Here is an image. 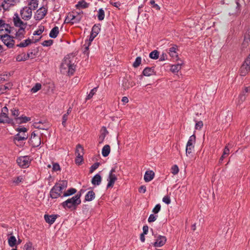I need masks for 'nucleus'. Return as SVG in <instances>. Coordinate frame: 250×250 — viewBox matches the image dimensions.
Segmentation results:
<instances>
[{"label":"nucleus","instance_id":"nucleus-20","mask_svg":"<svg viewBox=\"0 0 250 250\" xmlns=\"http://www.w3.org/2000/svg\"><path fill=\"white\" fill-rule=\"evenodd\" d=\"M250 42V32H247L244 36V41L242 43V47L244 49L247 48Z\"/></svg>","mask_w":250,"mask_h":250},{"label":"nucleus","instance_id":"nucleus-14","mask_svg":"<svg viewBox=\"0 0 250 250\" xmlns=\"http://www.w3.org/2000/svg\"><path fill=\"white\" fill-rule=\"evenodd\" d=\"M250 70V67L248 63L244 62L239 69V73L241 76H245Z\"/></svg>","mask_w":250,"mask_h":250},{"label":"nucleus","instance_id":"nucleus-2","mask_svg":"<svg viewBox=\"0 0 250 250\" xmlns=\"http://www.w3.org/2000/svg\"><path fill=\"white\" fill-rule=\"evenodd\" d=\"M74 57L68 55L64 58L61 65V71L62 73L67 72L69 75H73L75 71L76 65L73 62Z\"/></svg>","mask_w":250,"mask_h":250},{"label":"nucleus","instance_id":"nucleus-38","mask_svg":"<svg viewBox=\"0 0 250 250\" xmlns=\"http://www.w3.org/2000/svg\"><path fill=\"white\" fill-rule=\"evenodd\" d=\"M105 17V12L103 8H100L98 11L97 17L99 21H102L104 20Z\"/></svg>","mask_w":250,"mask_h":250},{"label":"nucleus","instance_id":"nucleus-63","mask_svg":"<svg viewBox=\"0 0 250 250\" xmlns=\"http://www.w3.org/2000/svg\"><path fill=\"white\" fill-rule=\"evenodd\" d=\"M110 4L112 5V6L118 8V9H120L119 7L121 5V4L120 1L117 2H113L110 1Z\"/></svg>","mask_w":250,"mask_h":250},{"label":"nucleus","instance_id":"nucleus-58","mask_svg":"<svg viewBox=\"0 0 250 250\" xmlns=\"http://www.w3.org/2000/svg\"><path fill=\"white\" fill-rule=\"evenodd\" d=\"M34 127L36 128H38L40 129H46V128L44 127V125L42 124V125H40V122L39 123H34Z\"/></svg>","mask_w":250,"mask_h":250},{"label":"nucleus","instance_id":"nucleus-55","mask_svg":"<svg viewBox=\"0 0 250 250\" xmlns=\"http://www.w3.org/2000/svg\"><path fill=\"white\" fill-rule=\"evenodd\" d=\"M157 215H154L153 214H151L148 218V222L149 223L154 222L157 219Z\"/></svg>","mask_w":250,"mask_h":250},{"label":"nucleus","instance_id":"nucleus-54","mask_svg":"<svg viewBox=\"0 0 250 250\" xmlns=\"http://www.w3.org/2000/svg\"><path fill=\"white\" fill-rule=\"evenodd\" d=\"M32 243L31 242L26 243L23 247V250H32Z\"/></svg>","mask_w":250,"mask_h":250},{"label":"nucleus","instance_id":"nucleus-4","mask_svg":"<svg viewBox=\"0 0 250 250\" xmlns=\"http://www.w3.org/2000/svg\"><path fill=\"white\" fill-rule=\"evenodd\" d=\"M18 133L16 134L14 137V141L20 142L26 140L28 138V134L27 133V129L25 127H18L15 129Z\"/></svg>","mask_w":250,"mask_h":250},{"label":"nucleus","instance_id":"nucleus-35","mask_svg":"<svg viewBox=\"0 0 250 250\" xmlns=\"http://www.w3.org/2000/svg\"><path fill=\"white\" fill-rule=\"evenodd\" d=\"M75 153L76 156L83 157L84 154L83 148L80 144L77 145Z\"/></svg>","mask_w":250,"mask_h":250},{"label":"nucleus","instance_id":"nucleus-34","mask_svg":"<svg viewBox=\"0 0 250 250\" xmlns=\"http://www.w3.org/2000/svg\"><path fill=\"white\" fill-rule=\"evenodd\" d=\"M31 43H33V41L28 38L24 40L23 42H21L20 43L17 44V46L19 47H25Z\"/></svg>","mask_w":250,"mask_h":250},{"label":"nucleus","instance_id":"nucleus-47","mask_svg":"<svg viewBox=\"0 0 250 250\" xmlns=\"http://www.w3.org/2000/svg\"><path fill=\"white\" fill-rule=\"evenodd\" d=\"M12 115L15 118L18 117L20 115V112L18 109L13 108L11 109Z\"/></svg>","mask_w":250,"mask_h":250},{"label":"nucleus","instance_id":"nucleus-49","mask_svg":"<svg viewBox=\"0 0 250 250\" xmlns=\"http://www.w3.org/2000/svg\"><path fill=\"white\" fill-rule=\"evenodd\" d=\"M44 29V28L43 26H39V28L37 30L34 32L33 35H40L43 32Z\"/></svg>","mask_w":250,"mask_h":250},{"label":"nucleus","instance_id":"nucleus-36","mask_svg":"<svg viewBox=\"0 0 250 250\" xmlns=\"http://www.w3.org/2000/svg\"><path fill=\"white\" fill-rule=\"evenodd\" d=\"M28 5L29 6V7L34 10L38 8V0H29Z\"/></svg>","mask_w":250,"mask_h":250},{"label":"nucleus","instance_id":"nucleus-21","mask_svg":"<svg viewBox=\"0 0 250 250\" xmlns=\"http://www.w3.org/2000/svg\"><path fill=\"white\" fill-rule=\"evenodd\" d=\"M135 85V83L133 82H129L128 79L124 78L122 81V87L124 89L126 90L131 87Z\"/></svg>","mask_w":250,"mask_h":250},{"label":"nucleus","instance_id":"nucleus-61","mask_svg":"<svg viewBox=\"0 0 250 250\" xmlns=\"http://www.w3.org/2000/svg\"><path fill=\"white\" fill-rule=\"evenodd\" d=\"M32 54H33L32 51L28 52H27V53L26 54L25 53H23V61L27 60L30 58V55H32Z\"/></svg>","mask_w":250,"mask_h":250},{"label":"nucleus","instance_id":"nucleus-9","mask_svg":"<svg viewBox=\"0 0 250 250\" xmlns=\"http://www.w3.org/2000/svg\"><path fill=\"white\" fill-rule=\"evenodd\" d=\"M82 18V16L79 14L75 15L73 13H69L65 19V22L70 23L71 24L77 23L81 21Z\"/></svg>","mask_w":250,"mask_h":250},{"label":"nucleus","instance_id":"nucleus-44","mask_svg":"<svg viewBox=\"0 0 250 250\" xmlns=\"http://www.w3.org/2000/svg\"><path fill=\"white\" fill-rule=\"evenodd\" d=\"M42 85L40 83H37L36 84L31 88V92L32 93H36L41 89Z\"/></svg>","mask_w":250,"mask_h":250},{"label":"nucleus","instance_id":"nucleus-19","mask_svg":"<svg viewBox=\"0 0 250 250\" xmlns=\"http://www.w3.org/2000/svg\"><path fill=\"white\" fill-rule=\"evenodd\" d=\"M14 120L15 121V124H21L23 123H26L28 121H30L31 118L30 117H28L24 115H21L20 117L15 118Z\"/></svg>","mask_w":250,"mask_h":250},{"label":"nucleus","instance_id":"nucleus-50","mask_svg":"<svg viewBox=\"0 0 250 250\" xmlns=\"http://www.w3.org/2000/svg\"><path fill=\"white\" fill-rule=\"evenodd\" d=\"M90 45V44H88V42H87V43H86V42H85V44L83 45L84 47L83 53L84 54H86L87 56L89 55V46Z\"/></svg>","mask_w":250,"mask_h":250},{"label":"nucleus","instance_id":"nucleus-45","mask_svg":"<svg viewBox=\"0 0 250 250\" xmlns=\"http://www.w3.org/2000/svg\"><path fill=\"white\" fill-rule=\"evenodd\" d=\"M142 58L141 57H137L132 65L134 68L138 67L141 63Z\"/></svg>","mask_w":250,"mask_h":250},{"label":"nucleus","instance_id":"nucleus-22","mask_svg":"<svg viewBox=\"0 0 250 250\" xmlns=\"http://www.w3.org/2000/svg\"><path fill=\"white\" fill-rule=\"evenodd\" d=\"M155 173L152 170H147L144 175V180L146 182L151 181L154 177Z\"/></svg>","mask_w":250,"mask_h":250},{"label":"nucleus","instance_id":"nucleus-46","mask_svg":"<svg viewBox=\"0 0 250 250\" xmlns=\"http://www.w3.org/2000/svg\"><path fill=\"white\" fill-rule=\"evenodd\" d=\"M97 87H94L91 90L88 95L86 96V100L90 99L97 91Z\"/></svg>","mask_w":250,"mask_h":250},{"label":"nucleus","instance_id":"nucleus-8","mask_svg":"<svg viewBox=\"0 0 250 250\" xmlns=\"http://www.w3.org/2000/svg\"><path fill=\"white\" fill-rule=\"evenodd\" d=\"M101 30V24H95L93 25L92 28L90 35L88 40H86V43L87 42H88V44H91V42L93 41L94 38L98 35Z\"/></svg>","mask_w":250,"mask_h":250},{"label":"nucleus","instance_id":"nucleus-29","mask_svg":"<svg viewBox=\"0 0 250 250\" xmlns=\"http://www.w3.org/2000/svg\"><path fill=\"white\" fill-rule=\"evenodd\" d=\"M25 28V26L21 27V28H20V29L16 33V38L20 41L24 37Z\"/></svg>","mask_w":250,"mask_h":250},{"label":"nucleus","instance_id":"nucleus-53","mask_svg":"<svg viewBox=\"0 0 250 250\" xmlns=\"http://www.w3.org/2000/svg\"><path fill=\"white\" fill-rule=\"evenodd\" d=\"M53 41L52 40H46L42 43V45L43 46H50L52 45Z\"/></svg>","mask_w":250,"mask_h":250},{"label":"nucleus","instance_id":"nucleus-37","mask_svg":"<svg viewBox=\"0 0 250 250\" xmlns=\"http://www.w3.org/2000/svg\"><path fill=\"white\" fill-rule=\"evenodd\" d=\"M182 63H177L176 64L172 65L170 68V71L173 73H176L181 69Z\"/></svg>","mask_w":250,"mask_h":250},{"label":"nucleus","instance_id":"nucleus-31","mask_svg":"<svg viewBox=\"0 0 250 250\" xmlns=\"http://www.w3.org/2000/svg\"><path fill=\"white\" fill-rule=\"evenodd\" d=\"M77 192V189L75 188H70L64 191L62 196V198L70 196L75 194Z\"/></svg>","mask_w":250,"mask_h":250},{"label":"nucleus","instance_id":"nucleus-12","mask_svg":"<svg viewBox=\"0 0 250 250\" xmlns=\"http://www.w3.org/2000/svg\"><path fill=\"white\" fill-rule=\"evenodd\" d=\"M46 13L47 10L44 8H41L36 11L34 18L37 21H40L44 17Z\"/></svg>","mask_w":250,"mask_h":250},{"label":"nucleus","instance_id":"nucleus-6","mask_svg":"<svg viewBox=\"0 0 250 250\" xmlns=\"http://www.w3.org/2000/svg\"><path fill=\"white\" fill-rule=\"evenodd\" d=\"M0 39L3 43L9 48H12L14 47L15 41L13 40V36L7 34L0 35Z\"/></svg>","mask_w":250,"mask_h":250},{"label":"nucleus","instance_id":"nucleus-11","mask_svg":"<svg viewBox=\"0 0 250 250\" xmlns=\"http://www.w3.org/2000/svg\"><path fill=\"white\" fill-rule=\"evenodd\" d=\"M32 10L30 7H25L23 8V10L21 11V14L22 16V18L25 20H28L30 19L32 16Z\"/></svg>","mask_w":250,"mask_h":250},{"label":"nucleus","instance_id":"nucleus-32","mask_svg":"<svg viewBox=\"0 0 250 250\" xmlns=\"http://www.w3.org/2000/svg\"><path fill=\"white\" fill-rule=\"evenodd\" d=\"M59 33V27L58 26H55L53 27L49 33V37L51 38H56Z\"/></svg>","mask_w":250,"mask_h":250},{"label":"nucleus","instance_id":"nucleus-13","mask_svg":"<svg viewBox=\"0 0 250 250\" xmlns=\"http://www.w3.org/2000/svg\"><path fill=\"white\" fill-rule=\"evenodd\" d=\"M1 6L4 11L8 10L11 6H14L16 3L15 0H2Z\"/></svg>","mask_w":250,"mask_h":250},{"label":"nucleus","instance_id":"nucleus-51","mask_svg":"<svg viewBox=\"0 0 250 250\" xmlns=\"http://www.w3.org/2000/svg\"><path fill=\"white\" fill-rule=\"evenodd\" d=\"M150 4L151 7L155 10H159L160 9V7L156 3H155V1L154 0H150Z\"/></svg>","mask_w":250,"mask_h":250},{"label":"nucleus","instance_id":"nucleus-5","mask_svg":"<svg viewBox=\"0 0 250 250\" xmlns=\"http://www.w3.org/2000/svg\"><path fill=\"white\" fill-rule=\"evenodd\" d=\"M196 142V136L193 134L190 136L186 146V153L187 156L190 154L194 150V144Z\"/></svg>","mask_w":250,"mask_h":250},{"label":"nucleus","instance_id":"nucleus-23","mask_svg":"<svg viewBox=\"0 0 250 250\" xmlns=\"http://www.w3.org/2000/svg\"><path fill=\"white\" fill-rule=\"evenodd\" d=\"M108 134V131L107 130L105 126H103L101 130V135L99 137V143L102 144L103 143L106 135Z\"/></svg>","mask_w":250,"mask_h":250},{"label":"nucleus","instance_id":"nucleus-48","mask_svg":"<svg viewBox=\"0 0 250 250\" xmlns=\"http://www.w3.org/2000/svg\"><path fill=\"white\" fill-rule=\"evenodd\" d=\"M100 164L99 162H96L93 165L91 166V167H90L89 172L90 173L93 172L94 170H95L99 166H100Z\"/></svg>","mask_w":250,"mask_h":250},{"label":"nucleus","instance_id":"nucleus-30","mask_svg":"<svg viewBox=\"0 0 250 250\" xmlns=\"http://www.w3.org/2000/svg\"><path fill=\"white\" fill-rule=\"evenodd\" d=\"M89 6V3L86 2L84 0H81L78 2L77 4L76 5V7L77 9L80 8H88Z\"/></svg>","mask_w":250,"mask_h":250},{"label":"nucleus","instance_id":"nucleus-28","mask_svg":"<svg viewBox=\"0 0 250 250\" xmlns=\"http://www.w3.org/2000/svg\"><path fill=\"white\" fill-rule=\"evenodd\" d=\"M177 49V46L176 45H173V46L168 49V52L169 55L174 58H178V53L176 52Z\"/></svg>","mask_w":250,"mask_h":250},{"label":"nucleus","instance_id":"nucleus-52","mask_svg":"<svg viewBox=\"0 0 250 250\" xmlns=\"http://www.w3.org/2000/svg\"><path fill=\"white\" fill-rule=\"evenodd\" d=\"M179 171L178 167L176 165L173 166L171 168V172L174 175L177 174Z\"/></svg>","mask_w":250,"mask_h":250},{"label":"nucleus","instance_id":"nucleus-59","mask_svg":"<svg viewBox=\"0 0 250 250\" xmlns=\"http://www.w3.org/2000/svg\"><path fill=\"white\" fill-rule=\"evenodd\" d=\"M68 115L65 113L63 116L62 119V125L63 126V127H65L66 126V122L68 118Z\"/></svg>","mask_w":250,"mask_h":250},{"label":"nucleus","instance_id":"nucleus-40","mask_svg":"<svg viewBox=\"0 0 250 250\" xmlns=\"http://www.w3.org/2000/svg\"><path fill=\"white\" fill-rule=\"evenodd\" d=\"M159 52L157 50H155L150 53L149 56L151 59L156 60L159 58Z\"/></svg>","mask_w":250,"mask_h":250},{"label":"nucleus","instance_id":"nucleus-27","mask_svg":"<svg viewBox=\"0 0 250 250\" xmlns=\"http://www.w3.org/2000/svg\"><path fill=\"white\" fill-rule=\"evenodd\" d=\"M95 198V193L93 190L89 191L87 192L84 197V202H90L92 201Z\"/></svg>","mask_w":250,"mask_h":250},{"label":"nucleus","instance_id":"nucleus-17","mask_svg":"<svg viewBox=\"0 0 250 250\" xmlns=\"http://www.w3.org/2000/svg\"><path fill=\"white\" fill-rule=\"evenodd\" d=\"M143 76L149 77L153 75H156L154 67H146L142 72Z\"/></svg>","mask_w":250,"mask_h":250},{"label":"nucleus","instance_id":"nucleus-3","mask_svg":"<svg viewBox=\"0 0 250 250\" xmlns=\"http://www.w3.org/2000/svg\"><path fill=\"white\" fill-rule=\"evenodd\" d=\"M81 203V200L79 196H74L61 203V206L65 209L71 210H76L78 206Z\"/></svg>","mask_w":250,"mask_h":250},{"label":"nucleus","instance_id":"nucleus-10","mask_svg":"<svg viewBox=\"0 0 250 250\" xmlns=\"http://www.w3.org/2000/svg\"><path fill=\"white\" fill-rule=\"evenodd\" d=\"M16 161L20 167L25 168L29 166L31 159L29 156H24L18 157Z\"/></svg>","mask_w":250,"mask_h":250},{"label":"nucleus","instance_id":"nucleus-25","mask_svg":"<svg viewBox=\"0 0 250 250\" xmlns=\"http://www.w3.org/2000/svg\"><path fill=\"white\" fill-rule=\"evenodd\" d=\"M8 124L11 125L12 126H14L15 125V123L14 120L10 118H4L3 117L2 115L0 114V124Z\"/></svg>","mask_w":250,"mask_h":250},{"label":"nucleus","instance_id":"nucleus-33","mask_svg":"<svg viewBox=\"0 0 250 250\" xmlns=\"http://www.w3.org/2000/svg\"><path fill=\"white\" fill-rule=\"evenodd\" d=\"M110 152V146L108 145H105L102 148V155L105 157L108 156Z\"/></svg>","mask_w":250,"mask_h":250},{"label":"nucleus","instance_id":"nucleus-60","mask_svg":"<svg viewBox=\"0 0 250 250\" xmlns=\"http://www.w3.org/2000/svg\"><path fill=\"white\" fill-rule=\"evenodd\" d=\"M53 170L55 171H57L58 170H60V166L59 164L57 163H53Z\"/></svg>","mask_w":250,"mask_h":250},{"label":"nucleus","instance_id":"nucleus-15","mask_svg":"<svg viewBox=\"0 0 250 250\" xmlns=\"http://www.w3.org/2000/svg\"><path fill=\"white\" fill-rule=\"evenodd\" d=\"M13 21L14 23V25L16 27H19L21 28V27H24L26 25V23H24L20 18L19 15L17 13L14 14V17L13 18Z\"/></svg>","mask_w":250,"mask_h":250},{"label":"nucleus","instance_id":"nucleus-24","mask_svg":"<svg viewBox=\"0 0 250 250\" xmlns=\"http://www.w3.org/2000/svg\"><path fill=\"white\" fill-rule=\"evenodd\" d=\"M28 143L33 147H37L41 145V139L40 137H36L33 139H29Z\"/></svg>","mask_w":250,"mask_h":250},{"label":"nucleus","instance_id":"nucleus-43","mask_svg":"<svg viewBox=\"0 0 250 250\" xmlns=\"http://www.w3.org/2000/svg\"><path fill=\"white\" fill-rule=\"evenodd\" d=\"M8 109L7 107V106H5L1 109V111L0 114L1 115H3V117H4V118H9L8 115Z\"/></svg>","mask_w":250,"mask_h":250},{"label":"nucleus","instance_id":"nucleus-18","mask_svg":"<svg viewBox=\"0 0 250 250\" xmlns=\"http://www.w3.org/2000/svg\"><path fill=\"white\" fill-rule=\"evenodd\" d=\"M59 216L58 214H54V215H48L45 214L44 216V218L46 223L50 225L53 224L57 218Z\"/></svg>","mask_w":250,"mask_h":250},{"label":"nucleus","instance_id":"nucleus-39","mask_svg":"<svg viewBox=\"0 0 250 250\" xmlns=\"http://www.w3.org/2000/svg\"><path fill=\"white\" fill-rule=\"evenodd\" d=\"M17 242V240L16 237L14 236H11L9 238L8 240V244L9 245L13 247L16 245Z\"/></svg>","mask_w":250,"mask_h":250},{"label":"nucleus","instance_id":"nucleus-41","mask_svg":"<svg viewBox=\"0 0 250 250\" xmlns=\"http://www.w3.org/2000/svg\"><path fill=\"white\" fill-rule=\"evenodd\" d=\"M229 148L228 147V146H225V147L224 149L223 154L221 156V157H220V158L219 159V162H222L223 161V159H224V158L226 157V155H229Z\"/></svg>","mask_w":250,"mask_h":250},{"label":"nucleus","instance_id":"nucleus-7","mask_svg":"<svg viewBox=\"0 0 250 250\" xmlns=\"http://www.w3.org/2000/svg\"><path fill=\"white\" fill-rule=\"evenodd\" d=\"M151 230L152 232V235L156 238L155 242L153 244V245L155 247H161L164 246L167 242V238L165 236L161 235H158L157 234H154L152 229H151Z\"/></svg>","mask_w":250,"mask_h":250},{"label":"nucleus","instance_id":"nucleus-42","mask_svg":"<svg viewBox=\"0 0 250 250\" xmlns=\"http://www.w3.org/2000/svg\"><path fill=\"white\" fill-rule=\"evenodd\" d=\"M23 180V176H19L17 177H15L13 179V183L15 184V185H18L21 182H22Z\"/></svg>","mask_w":250,"mask_h":250},{"label":"nucleus","instance_id":"nucleus-16","mask_svg":"<svg viewBox=\"0 0 250 250\" xmlns=\"http://www.w3.org/2000/svg\"><path fill=\"white\" fill-rule=\"evenodd\" d=\"M117 180V177L114 174H109L107 180L108 183L107 185L106 188H112L115 181Z\"/></svg>","mask_w":250,"mask_h":250},{"label":"nucleus","instance_id":"nucleus-62","mask_svg":"<svg viewBox=\"0 0 250 250\" xmlns=\"http://www.w3.org/2000/svg\"><path fill=\"white\" fill-rule=\"evenodd\" d=\"M163 202L167 204V205H168L170 203L171 200L170 199V197L168 196H165L163 198Z\"/></svg>","mask_w":250,"mask_h":250},{"label":"nucleus","instance_id":"nucleus-1","mask_svg":"<svg viewBox=\"0 0 250 250\" xmlns=\"http://www.w3.org/2000/svg\"><path fill=\"white\" fill-rule=\"evenodd\" d=\"M67 185L68 182L66 180H62L55 183L50 191V197L52 199H57L59 197H62V194L63 191L65 190Z\"/></svg>","mask_w":250,"mask_h":250},{"label":"nucleus","instance_id":"nucleus-56","mask_svg":"<svg viewBox=\"0 0 250 250\" xmlns=\"http://www.w3.org/2000/svg\"><path fill=\"white\" fill-rule=\"evenodd\" d=\"M161 206L160 204H157L152 209V212L155 214L158 213L161 209Z\"/></svg>","mask_w":250,"mask_h":250},{"label":"nucleus","instance_id":"nucleus-26","mask_svg":"<svg viewBox=\"0 0 250 250\" xmlns=\"http://www.w3.org/2000/svg\"><path fill=\"white\" fill-rule=\"evenodd\" d=\"M102 181L101 176L99 174H97L94 176L91 180L92 184L94 186H99Z\"/></svg>","mask_w":250,"mask_h":250},{"label":"nucleus","instance_id":"nucleus-57","mask_svg":"<svg viewBox=\"0 0 250 250\" xmlns=\"http://www.w3.org/2000/svg\"><path fill=\"white\" fill-rule=\"evenodd\" d=\"M83 161V157H79L76 156V158L75 160V162L76 164L78 165H80L82 164V162Z\"/></svg>","mask_w":250,"mask_h":250},{"label":"nucleus","instance_id":"nucleus-64","mask_svg":"<svg viewBox=\"0 0 250 250\" xmlns=\"http://www.w3.org/2000/svg\"><path fill=\"white\" fill-rule=\"evenodd\" d=\"M203 126V123L202 121H199L197 123H196L195 125V128L196 129H201Z\"/></svg>","mask_w":250,"mask_h":250}]
</instances>
